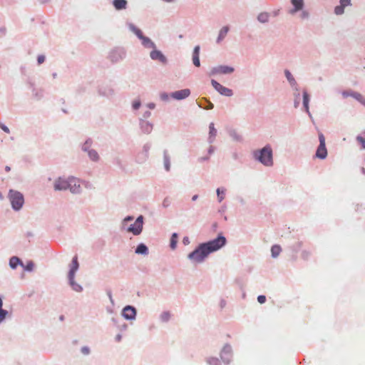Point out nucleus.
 <instances>
[{"label":"nucleus","mask_w":365,"mask_h":365,"mask_svg":"<svg viewBox=\"0 0 365 365\" xmlns=\"http://www.w3.org/2000/svg\"><path fill=\"white\" fill-rule=\"evenodd\" d=\"M210 252L203 243L200 244L193 252L188 255V258L196 263L202 262Z\"/></svg>","instance_id":"obj_1"},{"label":"nucleus","mask_w":365,"mask_h":365,"mask_svg":"<svg viewBox=\"0 0 365 365\" xmlns=\"http://www.w3.org/2000/svg\"><path fill=\"white\" fill-rule=\"evenodd\" d=\"M255 155L264 165H272V150L270 146H265L259 152H256Z\"/></svg>","instance_id":"obj_2"},{"label":"nucleus","mask_w":365,"mask_h":365,"mask_svg":"<svg viewBox=\"0 0 365 365\" xmlns=\"http://www.w3.org/2000/svg\"><path fill=\"white\" fill-rule=\"evenodd\" d=\"M226 238L222 235H219L216 239L203 243L206 249L210 253L219 250L226 244Z\"/></svg>","instance_id":"obj_3"},{"label":"nucleus","mask_w":365,"mask_h":365,"mask_svg":"<svg viewBox=\"0 0 365 365\" xmlns=\"http://www.w3.org/2000/svg\"><path fill=\"white\" fill-rule=\"evenodd\" d=\"M9 200L11 201L12 207L19 210L24 205V199L23 195L18 192L11 190L9 194Z\"/></svg>","instance_id":"obj_4"},{"label":"nucleus","mask_w":365,"mask_h":365,"mask_svg":"<svg viewBox=\"0 0 365 365\" xmlns=\"http://www.w3.org/2000/svg\"><path fill=\"white\" fill-rule=\"evenodd\" d=\"M319 145L316 152V156L320 159H324L327 155V150L325 145V138L322 133L319 135Z\"/></svg>","instance_id":"obj_5"},{"label":"nucleus","mask_w":365,"mask_h":365,"mask_svg":"<svg viewBox=\"0 0 365 365\" xmlns=\"http://www.w3.org/2000/svg\"><path fill=\"white\" fill-rule=\"evenodd\" d=\"M143 217L142 215L139 216L133 225H131L128 229V231L130 232H132L135 235H138L140 234L143 229Z\"/></svg>","instance_id":"obj_6"},{"label":"nucleus","mask_w":365,"mask_h":365,"mask_svg":"<svg viewBox=\"0 0 365 365\" xmlns=\"http://www.w3.org/2000/svg\"><path fill=\"white\" fill-rule=\"evenodd\" d=\"M79 264L78 262V257L75 256L71 262V269L68 273V279L71 286H73V279L76 272L78 270Z\"/></svg>","instance_id":"obj_7"},{"label":"nucleus","mask_w":365,"mask_h":365,"mask_svg":"<svg viewBox=\"0 0 365 365\" xmlns=\"http://www.w3.org/2000/svg\"><path fill=\"white\" fill-rule=\"evenodd\" d=\"M212 85L222 95L226 96H231L232 95V90L225 88L215 80H212Z\"/></svg>","instance_id":"obj_8"},{"label":"nucleus","mask_w":365,"mask_h":365,"mask_svg":"<svg viewBox=\"0 0 365 365\" xmlns=\"http://www.w3.org/2000/svg\"><path fill=\"white\" fill-rule=\"evenodd\" d=\"M68 182H69V187L68 189H69L71 190V192L73 193L79 192L80 188H81L79 180L71 177V178H68Z\"/></svg>","instance_id":"obj_9"},{"label":"nucleus","mask_w":365,"mask_h":365,"mask_svg":"<svg viewBox=\"0 0 365 365\" xmlns=\"http://www.w3.org/2000/svg\"><path fill=\"white\" fill-rule=\"evenodd\" d=\"M69 187L68 179L65 180L61 178H59L54 182V189L56 190H67Z\"/></svg>","instance_id":"obj_10"},{"label":"nucleus","mask_w":365,"mask_h":365,"mask_svg":"<svg viewBox=\"0 0 365 365\" xmlns=\"http://www.w3.org/2000/svg\"><path fill=\"white\" fill-rule=\"evenodd\" d=\"M135 315H136V310L134 307H133L131 306H126L123 309V316L126 319H135Z\"/></svg>","instance_id":"obj_11"},{"label":"nucleus","mask_w":365,"mask_h":365,"mask_svg":"<svg viewBox=\"0 0 365 365\" xmlns=\"http://www.w3.org/2000/svg\"><path fill=\"white\" fill-rule=\"evenodd\" d=\"M190 94V91L189 89L185 88L180 91H177L172 93L171 96L177 100H182L187 97H188Z\"/></svg>","instance_id":"obj_12"},{"label":"nucleus","mask_w":365,"mask_h":365,"mask_svg":"<svg viewBox=\"0 0 365 365\" xmlns=\"http://www.w3.org/2000/svg\"><path fill=\"white\" fill-rule=\"evenodd\" d=\"M234 71V68L227 66H220L213 69L214 73L226 74L231 73Z\"/></svg>","instance_id":"obj_13"},{"label":"nucleus","mask_w":365,"mask_h":365,"mask_svg":"<svg viewBox=\"0 0 365 365\" xmlns=\"http://www.w3.org/2000/svg\"><path fill=\"white\" fill-rule=\"evenodd\" d=\"M350 0H340V5L335 7L334 12L336 15H340L344 13V9L346 6L350 5Z\"/></svg>","instance_id":"obj_14"},{"label":"nucleus","mask_w":365,"mask_h":365,"mask_svg":"<svg viewBox=\"0 0 365 365\" xmlns=\"http://www.w3.org/2000/svg\"><path fill=\"white\" fill-rule=\"evenodd\" d=\"M291 3L294 6V9L290 11L292 14L302 10L304 6V0H291Z\"/></svg>","instance_id":"obj_15"},{"label":"nucleus","mask_w":365,"mask_h":365,"mask_svg":"<svg viewBox=\"0 0 365 365\" xmlns=\"http://www.w3.org/2000/svg\"><path fill=\"white\" fill-rule=\"evenodd\" d=\"M150 57L152 59L158 60L162 63H165L166 61V58L160 51L154 50L151 51Z\"/></svg>","instance_id":"obj_16"},{"label":"nucleus","mask_w":365,"mask_h":365,"mask_svg":"<svg viewBox=\"0 0 365 365\" xmlns=\"http://www.w3.org/2000/svg\"><path fill=\"white\" fill-rule=\"evenodd\" d=\"M113 6L117 10L126 8L127 1L125 0H113Z\"/></svg>","instance_id":"obj_17"},{"label":"nucleus","mask_w":365,"mask_h":365,"mask_svg":"<svg viewBox=\"0 0 365 365\" xmlns=\"http://www.w3.org/2000/svg\"><path fill=\"white\" fill-rule=\"evenodd\" d=\"M209 129V140L210 143H212L214 140L215 136L217 135V130L215 128V125L213 123H211L210 124Z\"/></svg>","instance_id":"obj_18"},{"label":"nucleus","mask_w":365,"mask_h":365,"mask_svg":"<svg viewBox=\"0 0 365 365\" xmlns=\"http://www.w3.org/2000/svg\"><path fill=\"white\" fill-rule=\"evenodd\" d=\"M282 251L281 247L279 245H273L271 248L272 256L273 257H277L279 255Z\"/></svg>","instance_id":"obj_19"},{"label":"nucleus","mask_w":365,"mask_h":365,"mask_svg":"<svg viewBox=\"0 0 365 365\" xmlns=\"http://www.w3.org/2000/svg\"><path fill=\"white\" fill-rule=\"evenodd\" d=\"M228 31H229V27L227 26H224L221 29V30L220 31L218 38H217V42H220L225 37Z\"/></svg>","instance_id":"obj_20"},{"label":"nucleus","mask_w":365,"mask_h":365,"mask_svg":"<svg viewBox=\"0 0 365 365\" xmlns=\"http://www.w3.org/2000/svg\"><path fill=\"white\" fill-rule=\"evenodd\" d=\"M141 40H142L143 44L145 46L148 47V48H154L155 47L154 43L153 41H151V40L150 38H148V37L143 36V38Z\"/></svg>","instance_id":"obj_21"},{"label":"nucleus","mask_w":365,"mask_h":365,"mask_svg":"<svg viewBox=\"0 0 365 365\" xmlns=\"http://www.w3.org/2000/svg\"><path fill=\"white\" fill-rule=\"evenodd\" d=\"M135 252L137 254H147L148 253V247L145 245L140 244L137 247V248L135 250Z\"/></svg>","instance_id":"obj_22"},{"label":"nucleus","mask_w":365,"mask_h":365,"mask_svg":"<svg viewBox=\"0 0 365 365\" xmlns=\"http://www.w3.org/2000/svg\"><path fill=\"white\" fill-rule=\"evenodd\" d=\"M3 302L0 298V323L6 318L8 312L6 310L2 309Z\"/></svg>","instance_id":"obj_23"},{"label":"nucleus","mask_w":365,"mask_h":365,"mask_svg":"<svg viewBox=\"0 0 365 365\" xmlns=\"http://www.w3.org/2000/svg\"><path fill=\"white\" fill-rule=\"evenodd\" d=\"M357 142L365 149V131L356 137Z\"/></svg>","instance_id":"obj_24"},{"label":"nucleus","mask_w":365,"mask_h":365,"mask_svg":"<svg viewBox=\"0 0 365 365\" xmlns=\"http://www.w3.org/2000/svg\"><path fill=\"white\" fill-rule=\"evenodd\" d=\"M309 101V95L306 91H304L303 93V104H304V106L307 112H309V106H308Z\"/></svg>","instance_id":"obj_25"},{"label":"nucleus","mask_w":365,"mask_h":365,"mask_svg":"<svg viewBox=\"0 0 365 365\" xmlns=\"http://www.w3.org/2000/svg\"><path fill=\"white\" fill-rule=\"evenodd\" d=\"M20 263V259L17 257H12L10 259L9 264L13 269L16 268V266Z\"/></svg>","instance_id":"obj_26"},{"label":"nucleus","mask_w":365,"mask_h":365,"mask_svg":"<svg viewBox=\"0 0 365 365\" xmlns=\"http://www.w3.org/2000/svg\"><path fill=\"white\" fill-rule=\"evenodd\" d=\"M178 242V235L176 233H173L171 240H170V247L174 250L176 247Z\"/></svg>","instance_id":"obj_27"},{"label":"nucleus","mask_w":365,"mask_h":365,"mask_svg":"<svg viewBox=\"0 0 365 365\" xmlns=\"http://www.w3.org/2000/svg\"><path fill=\"white\" fill-rule=\"evenodd\" d=\"M88 155H89L91 160H92L93 161H97L99 159L98 153L94 150H89Z\"/></svg>","instance_id":"obj_28"},{"label":"nucleus","mask_w":365,"mask_h":365,"mask_svg":"<svg viewBox=\"0 0 365 365\" xmlns=\"http://www.w3.org/2000/svg\"><path fill=\"white\" fill-rule=\"evenodd\" d=\"M269 15L267 13H261L258 16V20L262 23H265L268 21Z\"/></svg>","instance_id":"obj_29"},{"label":"nucleus","mask_w":365,"mask_h":365,"mask_svg":"<svg viewBox=\"0 0 365 365\" xmlns=\"http://www.w3.org/2000/svg\"><path fill=\"white\" fill-rule=\"evenodd\" d=\"M351 96L356 98L357 101H360L361 103H362L364 104V103L365 102V101L364 100V98L362 96L361 94L359 93H354L351 94Z\"/></svg>","instance_id":"obj_30"},{"label":"nucleus","mask_w":365,"mask_h":365,"mask_svg":"<svg viewBox=\"0 0 365 365\" xmlns=\"http://www.w3.org/2000/svg\"><path fill=\"white\" fill-rule=\"evenodd\" d=\"M132 30L140 39H142L143 38L144 36L143 35L142 31L139 29L133 26Z\"/></svg>","instance_id":"obj_31"},{"label":"nucleus","mask_w":365,"mask_h":365,"mask_svg":"<svg viewBox=\"0 0 365 365\" xmlns=\"http://www.w3.org/2000/svg\"><path fill=\"white\" fill-rule=\"evenodd\" d=\"M192 62L195 66L199 67L200 66L199 56L192 55Z\"/></svg>","instance_id":"obj_32"},{"label":"nucleus","mask_w":365,"mask_h":365,"mask_svg":"<svg viewBox=\"0 0 365 365\" xmlns=\"http://www.w3.org/2000/svg\"><path fill=\"white\" fill-rule=\"evenodd\" d=\"M160 317L163 322H168L170 318V314L168 312H163Z\"/></svg>","instance_id":"obj_33"},{"label":"nucleus","mask_w":365,"mask_h":365,"mask_svg":"<svg viewBox=\"0 0 365 365\" xmlns=\"http://www.w3.org/2000/svg\"><path fill=\"white\" fill-rule=\"evenodd\" d=\"M34 263L32 262H28L25 266H24V269L26 271H32L34 268Z\"/></svg>","instance_id":"obj_34"},{"label":"nucleus","mask_w":365,"mask_h":365,"mask_svg":"<svg viewBox=\"0 0 365 365\" xmlns=\"http://www.w3.org/2000/svg\"><path fill=\"white\" fill-rule=\"evenodd\" d=\"M285 76L287 80L292 83L294 82V79L289 71H285Z\"/></svg>","instance_id":"obj_35"},{"label":"nucleus","mask_w":365,"mask_h":365,"mask_svg":"<svg viewBox=\"0 0 365 365\" xmlns=\"http://www.w3.org/2000/svg\"><path fill=\"white\" fill-rule=\"evenodd\" d=\"M208 363L211 365H220V361L216 358L210 359L208 360Z\"/></svg>","instance_id":"obj_36"},{"label":"nucleus","mask_w":365,"mask_h":365,"mask_svg":"<svg viewBox=\"0 0 365 365\" xmlns=\"http://www.w3.org/2000/svg\"><path fill=\"white\" fill-rule=\"evenodd\" d=\"M257 301L259 302V303L260 304H263L266 302V297L264 295H259L257 297Z\"/></svg>","instance_id":"obj_37"},{"label":"nucleus","mask_w":365,"mask_h":365,"mask_svg":"<svg viewBox=\"0 0 365 365\" xmlns=\"http://www.w3.org/2000/svg\"><path fill=\"white\" fill-rule=\"evenodd\" d=\"M0 128L4 132H6V133H10V130L9 129V128L7 126H6L5 125H4L3 123H0Z\"/></svg>","instance_id":"obj_38"},{"label":"nucleus","mask_w":365,"mask_h":365,"mask_svg":"<svg viewBox=\"0 0 365 365\" xmlns=\"http://www.w3.org/2000/svg\"><path fill=\"white\" fill-rule=\"evenodd\" d=\"M192 55L200 56V46H196L194 48Z\"/></svg>","instance_id":"obj_39"},{"label":"nucleus","mask_w":365,"mask_h":365,"mask_svg":"<svg viewBox=\"0 0 365 365\" xmlns=\"http://www.w3.org/2000/svg\"><path fill=\"white\" fill-rule=\"evenodd\" d=\"M217 194L219 198V201L221 202L223 200V196L222 195L221 190L220 188H217Z\"/></svg>","instance_id":"obj_40"},{"label":"nucleus","mask_w":365,"mask_h":365,"mask_svg":"<svg viewBox=\"0 0 365 365\" xmlns=\"http://www.w3.org/2000/svg\"><path fill=\"white\" fill-rule=\"evenodd\" d=\"M140 106V103L139 101H135L133 103V108L135 109V110H137L139 108Z\"/></svg>","instance_id":"obj_41"},{"label":"nucleus","mask_w":365,"mask_h":365,"mask_svg":"<svg viewBox=\"0 0 365 365\" xmlns=\"http://www.w3.org/2000/svg\"><path fill=\"white\" fill-rule=\"evenodd\" d=\"M72 287L76 291H80L81 289V287L78 284L75 283L74 281H73V286H72Z\"/></svg>","instance_id":"obj_42"},{"label":"nucleus","mask_w":365,"mask_h":365,"mask_svg":"<svg viewBox=\"0 0 365 365\" xmlns=\"http://www.w3.org/2000/svg\"><path fill=\"white\" fill-rule=\"evenodd\" d=\"M44 60H45L44 56H38V64H41L42 63H43Z\"/></svg>","instance_id":"obj_43"},{"label":"nucleus","mask_w":365,"mask_h":365,"mask_svg":"<svg viewBox=\"0 0 365 365\" xmlns=\"http://www.w3.org/2000/svg\"><path fill=\"white\" fill-rule=\"evenodd\" d=\"M81 351L83 354H88L89 353V349L88 347H83Z\"/></svg>","instance_id":"obj_44"},{"label":"nucleus","mask_w":365,"mask_h":365,"mask_svg":"<svg viewBox=\"0 0 365 365\" xmlns=\"http://www.w3.org/2000/svg\"><path fill=\"white\" fill-rule=\"evenodd\" d=\"M182 242L184 245H188L190 243L189 238L187 237H185L182 240Z\"/></svg>","instance_id":"obj_45"},{"label":"nucleus","mask_w":365,"mask_h":365,"mask_svg":"<svg viewBox=\"0 0 365 365\" xmlns=\"http://www.w3.org/2000/svg\"><path fill=\"white\" fill-rule=\"evenodd\" d=\"M205 108V109H212V108H213V104L211 102H209L207 107H206Z\"/></svg>","instance_id":"obj_46"},{"label":"nucleus","mask_w":365,"mask_h":365,"mask_svg":"<svg viewBox=\"0 0 365 365\" xmlns=\"http://www.w3.org/2000/svg\"><path fill=\"white\" fill-rule=\"evenodd\" d=\"M165 169H166L167 170H170V164H169V162H168V161H167V160L165 161Z\"/></svg>","instance_id":"obj_47"},{"label":"nucleus","mask_w":365,"mask_h":365,"mask_svg":"<svg viewBox=\"0 0 365 365\" xmlns=\"http://www.w3.org/2000/svg\"><path fill=\"white\" fill-rule=\"evenodd\" d=\"M168 202H169V200L168 199H165L164 201H163V205L164 206H168Z\"/></svg>","instance_id":"obj_48"},{"label":"nucleus","mask_w":365,"mask_h":365,"mask_svg":"<svg viewBox=\"0 0 365 365\" xmlns=\"http://www.w3.org/2000/svg\"><path fill=\"white\" fill-rule=\"evenodd\" d=\"M307 16H308V14L307 12H305V11L302 12V18H306V17H307Z\"/></svg>","instance_id":"obj_49"},{"label":"nucleus","mask_w":365,"mask_h":365,"mask_svg":"<svg viewBox=\"0 0 365 365\" xmlns=\"http://www.w3.org/2000/svg\"><path fill=\"white\" fill-rule=\"evenodd\" d=\"M133 220V217H128L126 218H125V221H129V220Z\"/></svg>","instance_id":"obj_50"},{"label":"nucleus","mask_w":365,"mask_h":365,"mask_svg":"<svg viewBox=\"0 0 365 365\" xmlns=\"http://www.w3.org/2000/svg\"><path fill=\"white\" fill-rule=\"evenodd\" d=\"M5 170H6V171L9 172V171H10L11 168L9 166H6Z\"/></svg>","instance_id":"obj_51"},{"label":"nucleus","mask_w":365,"mask_h":365,"mask_svg":"<svg viewBox=\"0 0 365 365\" xmlns=\"http://www.w3.org/2000/svg\"><path fill=\"white\" fill-rule=\"evenodd\" d=\"M213 152V148L211 146L209 149V153H211Z\"/></svg>","instance_id":"obj_52"},{"label":"nucleus","mask_w":365,"mask_h":365,"mask_svg":"<svg viewBox=\"0 0 365 365\" xmlns=\"http://www.w3.org/2000/svg\"><path fill=\"white\" fill-rule=\"evenodd\" d=\"M197 198V195H194L192 198V200H195Z\"/></svg>","instance_id":"obj_53"},{"label":"nucleus","mask_w":365,"mask_h":365,"mask_svg":"<svg viewBox=\"0 0 365 365\" xmlns=\"http://www.w3.org/2000/svg\"><path fill=\"white\" fill-rule=\"evenodd\" d=\"M150 108H154V106H153V105H150Z\"/></svg>","instance_id":"obj_54"},{"label":"nucleus","mask_w":365,"mask_h":365,"mask_svg":"<svg viewBox=\"0 0 365 365\" xmlns=\"http://www.w3.org/2000/svg\"><path fill=\"white\" fill-rule=\"evenodd\" d=\"M2 197L1 194L0 193V199Z\"/></svg>","instance_id":"obj_55"},{"label":"nucleus","mask_w":365,"mask_h":365,"mask_svg":"<svg viewBox=\"0 0 365 365\" xmlns=\"http://www.w3.org/2000/svg\"><path fill=\"white\" fill-rule=\"evenodd\" d=\"M364 104L365 105V102L364 103Z\"/></svg>","instance_id":"obj_56"}]
</instances>
